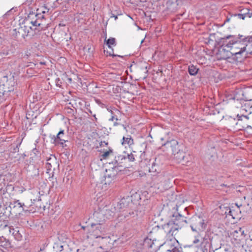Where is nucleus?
<instances>
[{"label": "nucleus", "instance_id": "nucleus-1", "mask_svg": "<svg viewBox=\"0 0 252 252\" xmlns=\"http://www.w3.org/2000/svg\"><path fill=\"white\" fill-rule=\"evenodd\" d=\"M232 35H228L222 38L220 43L221 45L219 49V52L221 54L223 52L226 51V58H230L232 55L241 54L246 51L247 44L246 41L238 39L235 40Z\"/></svg>", "mask_w": 252, "mask_h": 252}, {"label": "nucleus", "instance_id": "nucleus-2", "mask_svg": "<svg viewBox=\"0 0 252 252\" xmlns=\"http://www.w3.org/2000/svg\"><path fill=\"white\" fill-rule=\"evenodd\" d=\"M162 145L165 146L167 148L170 147L171 149L172 154L175 156L177 155V158L179 159H184L185 153L182 150V148L183 147L182 144H179V142L177 140L172 139L169 141H167Z\"/></svg>", "mask_w": 252, "mask_h": 252}, {"label": "nucleus", "instance_id": "nucleus-3", "mask_svg": "<svg viewBox=\"0 0 252 252\" xmlns=\"http://www.w3.org/2000/svg\"><path fill=\"white\" fill-rule=\"evenodd\" d=\"M206 225L202 217L195 215L190 219V227L193 231L197 232L203 231Z\"/></svg>", "mask_w": 252, "mask_h": 252}, {"label": "nucleus", "instance_id": "nucleus-4", "mask_svg": "<svg viewBox=\"0 0 252 252\" xmlns=\"http://www.w3.org/2000/svg\"><path fill=\"white\" fill-rule=\"evenodd\" d=\"M90 236L92 238H107L104 237L105 231L102 225L100 223H92L89 228Z\"/></svg>", "mask_w": 252, "mask_h": 252}, {"label": "nucleus", "instance_id": "nucleus-5", "mask_svg": "<svg viewBox=\"0 0 252 252\" xmlns=\"http://www.w3.org/2000/svg\"><path fill=\"white\" fill-rule=\"evenodd\" d=\"M126 162V157L122 155H119L115 157L114 159L111 162L110 164H112L114 165V167H112L113 170L114 172L115 171V173H114L112 177L114 178L116 174L118 172V168L123 167L124 165L123 163ZM119 171H121V169H119Z\"/></svg>", "mask_w": 252, "mask_h": 252}, {"label": "nucleus", "instance_id": "nucleus-6", "mask_svg": "<svg viewBox=\"0 0 252 252\" xmlns=\"http://www.w3.org/2000/svg\"><path fill=\"white\" fill-rule=\"evenodd\" d=\"M0 84L5 87H8L9 89V93H14L16 86V82L13 76L8 78L7 76H3L0 80Z\"/></svg>", "mask_w": 252, "mask_h": 252}, {"label": "nucleus", "instance_id": "nucleus-7", "mask_svg": "<svg viewBox=\"0 0 252 252\" xmlns=\"http://www.w3.org/2000/svg\"><path fill=\"white\" fill-rule=\"evenodd\" d=\"M68 137L64 133V130H61L56 136H53L52 139L53 140V143L56 145H61L63 147L66 145L64 143L68 141Z\"/></svg>", "mask_w": 252, "mask_h": 252}, {"label": "nucleus", "instance_id": "nucleus-8", "mask_svg": "<svg viewBox=\"0 0 252 252\" xmlns=\"http://www.w3.org/2000/svg\"><path fill=\"white\" fill-rule=\"evenodd\" d=\"M180 229L179 226L171 220L163 226L165 232L172 236L176 235Z\"/></svg>", "mask_w": 252, "mask_h": 252}, {"label": "nucleus", "instance_id": "nucleus-9", "mask_svg": "<svg viewBox=\"0 0 252 252\" xmlns=\"http://www.w3.org/2000/svg\"><path fill=\"white\" fill-rule=\"evenodd\" d=\"M17 30V32H16L17 29H14V31L16 32V35L17 36L18 34L19 36H21L23 38H25L32 31V28L29 25H24L21 26Z\"/></svg>", "mask_w": 252, "mask_h": 252}, {"label": "nucleus", "instance_id": "nucleus-10", "mask_svg": "<svg viewBox=\"0 0 252 252\" xmlns=\"http://www.w3.org/2000/svg\"><path fill=\"white\" fill-rule=\"evenodd\" d=\"M9 89L8 87H5L0 84V103L4 102L10 97L13 95L14 93H9Z\"/></svg>", "mask_w": 252, "mask_h": 252}, {"label": "nucleus", "instance_id": "nucleus-11", "mask_svg": "<svg viewBox=\"0 0 252 252\" xmlns=\"http://www.w3.org/2000/svg\"><path fill=\"white\" fill-rule=\"evenodd\" d=\"M143 245L149 249L150 252H158L159 246L155 244L154 241L151 239L146 238L144 240Z\"/></svg>", "mask_w": 252, "mask_h": 252}, {"label": "nucleus", "instance_id": "nucleus-12", "mask_svg": "<svg viewBox=\"0 0 252 252\" xmlns=\"http://www.w3.org/2000/svg\"><path fill=\"white\" fill-rule=\"evenodd\" d=\"M172 217L173 219L171 220L177 224L180 228H181L185 224L187 223L185 218L178 213H177L176 214H173Z\"/></svg>", "mask_w": 252, "mask_h": 252}, {"label": "nucleus", "instance_id": "nucleus-13", "mask_svg": "<svg viewBox=\"0 0 252 252\" xmlns=\"http://www.w3.org/2000/svg\"><path fill=\"white\" fill-rule=\"evenodd\" d=\"M244 234V230L241 228H239L238 229L234 230L232 235L233 239L235 241L236 244H239L241 240L243 239Z\"/></svg>", "mask_w": 252, "mask_h": 252}, {"label": "nucleus", "instance_id": "nucleus-14", "mask_svg": "<svg viewBox=\"0 0 252 252\" xmlns=\"http://www.w3.org/2000/svg\"><path fill=\"white\" fill-rule=\"evenodd\" d=\"M120 212L119 217H124L125 219H128L129 217H134L136 215L133 211L127 208L123 209L122 211H120Z\"/></svg>", "mask_w": 252, "mask_h": 252}, {"label": "nucleus", "instance_id": "nucleus-15", "mask_svg": "<svg viewBox=\"0 0 252 252\" xmlns=\"http://www.w3.org/2000/svg\"><path fill=\"white\" fill-rule=\"evenodd\" d=\"M9 233H11L12 235L15 237V239L18 241L21 240L22 237V235L19 233V230L18 227L15 228L8 226Z\"/></svg>", "mask_w": 252, "mask_h": 252}, {"label": "nucleus", "instance_id": "nucleus-16", "mask_svg": "<svg viewBox=\"0 0 252 252\" xmlns=\"http://www.w3.org/2000/svg\"><path fill=\"white\" fill-rule=\"evenodd\" d=\"M238 208L239 206L237 205ZM239 212L240 213V211H239V208H238L237 211H235L233 209H229L228 212H226L227 217H231L233 219H238L240 218V214Z\"/></svg>", "mask_w": 252, "mask_h": 252}, {"label": "nucleus", "instance_id": "nucleus-17", "mask_svg": "<svg viewBox=\"0 0 252 252\" xmlns=\"http://www.w3.org/2000/svg\"><path fill=\"white\" fill-rule=\"evenodd\" d=\"M107 110L111 114V117L109 119L110 121H114V120L117 121L119 120L118 115L120 114V111L119 110L115 108H112L111 109H107Z\"/></svg>", "mask_w": 252, "mask_h": 252}, {"label": "nucleus", "instance_id": "nucleus-18", "mask_svg": "<svg viewBox=\"0 0 252 252\" xmlns=\"http://www.w3.org/2000/svg\"><path fill=\"white\" fill-rule=\"evenodd\" d=\"M241 117H240L238 119H236L230 117L226 121L227 126L229 127V128H235V126L238 124V121L241 120L240 119Z\"/></svg>", "mask_w": 252, "mask_h": 252}, {"label": "nucleus", "instance_id": "nucleus-19", "mask_svg": "<svg viewBox=\"0 0 252 252\" xmlns=\"http://www.w3.org/2000/svg\"><path fill=\"white\" fill-rule=\"evenodd\" d=\"M167 8L168 10L171 12H174L176 10L177 3L174 2L173 0H167L166 2Z\"/></svg>", "mask_w": 252, "mask_h": 252}, {"label": "nucleus", "instance_id": "nucleus-20", "mask_svg": "<svg viewBox=\"0 0 252 252\" xmlns=\"http://www.w3.org/2000/svg\"><path fill=\"white\" fill-rule=\"evenodd\" d=\"M0 246L4 248L11 247L10 241L3 236L0 237Z\"/></svg>", "mask_w": 252, "mask_h": 252}, {"label": "nucleus", "instance_id": "nucleus-21", "mask_svg": "<svg viewBox=\"0 0 252 252\" xmlns=\"http://www.w3.org/2000/svg\"><path fill=\"white\" fill-rule=\"evenodd\" d=\"M134 144L133 139L130 135H128L126 137L123 136L122 145L127 144L129 146L132 145Z\"/></svg>", "mask_w": 252, "mask_h": 252}, {"label": "nucleus", "instance_id": "nucleus-22", "mask_svg": "<svg viewBox=\"0 0 252 252\" xmlns=\"http://www.w3.org/2000/svg\"><path fill=\"white\" fill-rule=\"evenodd\" d=\"M199 70L198 68L194 65H190L188 66V72L190 75L195 76Z\"/></svg>", "mask_w": 252, "mask_h": 252}, {"label": "nucleus", "instance_id": "nucleus-23", "mask_svg": "<svg viewBox=\"0 0 252 252\" xmlns=\"http://www.w3.org/2000/svg\"><path fill=\"white\" fill-rule=\"evenodd\" d=\"M36 17V19L35 21H32L31 22V23L33 26H40L42 24L39 22L40 18H44V16L40 14H36L35 15Z\"/></svg>", "mask_w": 252, "mask_h": 252}, {"label": "nucleus", "instance_id": "nucleus-24", "mask_svg": "<svg viewBox=\"0 0 252 252\" xmlns=\"http://www.w3.org/2000/svg\"><path fill=\"white\" fill-rule=\"evenodd\" d=\"M176 240H174L173 242L171 241L169 242L165 243L164 245V247L167 248V249L169 250V252H172L174 251L175 249L174 248H176V246H175Z\"/></svg>", "mask_w": 252, "mask_h": 252}, {"label": "nucleus", "instance_id": "nucleus-25", "mask_svg": "<svg viewBox=\"0 0 252 252\" xmlns=\"http://www.w3.org/2000/svg\"><path fill=\"white\" fill-rule=\"evenodd\" d=\"M123 154V156L126 157V161L127 160L128 161L132 162L135 160V156L133 153H131L128 154L126 152H124Z\"/></svg>", "mask_w": 252, "mask_h": 252}, {"label": "nucleus", "instance_id": "nucleus-26", "mask_svg": "<svg viewBox=\"0 0 252 252\" xmlns=\"http://www.w3.org/2000/svg\"><path fill=\"white\" fill-rule=\"evenodd\" d=\"M105 42H106V45L109 48H111V45H116V39L114 37H110L107 40H106V39L105 38Z\"/></svg>", "mask_w": 252, "mask_h": 252}, {"label": "nucleus", "instance_id": "nucleus-27", "mask_svg": "<svg viewBox=\"0 0 252 252\" xmlns=\"http://www.w3.org/2000/svg\"><path fill=\"white\" fill-rule=\"evenodd\" d=\"M10 205L11 206L13 205V208L18 206L19 208H22L23 211H25L24 209V206H25L24 203L20 202L18 200L14 201L13 203H11Z\"/></svg>", "mask_w": 252, "mask_h": 252}, {"label": "nucleus", "instance_id": "nucleus-28", "mask_svg": "<svg viewBox=\"0 0 252 252\" xmlns=\"http://www.w3.org/2000/svg\"><path fill=\"white\" fill-rule=\"evenodd\" d=\"M22 143V141H19L16 146L13 145L12 147L11 148V152L15 153H18L19 152V147L20 146Z\"/></svg>", "mask_w": 252, "mask_h": 252}, {"label": "nucleus", "instance_id": "nucleus-29", "mask_svg": "<svg viewBox=\"0 0 252 252\" xmlns=\"http://www.w3.org/2000/svg\"><path fill=\"white\" fill-rule=\"evenodd\" d=\"M234 16H237L238 18L244 20L246 17H248V12H242L238 14H235Z\"/></svg>", "mask_w": 252, "mask_h": 252}, {"label": "nucleus", "instance_id": "nucleus-30", "mask_svg": "<svg viewBox=\"0 0 252 252\" xmlns=\"http://www.w3.org/2000/svg\"><path fill=\"white\" fill-rule=\"evenodd\" d=\"M113 153V150L111 149H109L108 151L104 152L101 155V157L103 159L107 158Z\"/></svg>", "mask_w": 252, "mask_h": 252}, {"label": "nucleus", "instance_id": "nucleus-31", "mask_svg": "<svg viewBox=\"0 0 252 252\" xmlns=\"http://www.w3.org/2000/svg\"><path fill=\"white\" fill-rule=\"evenodd\" d=\"M246 51L250 54L252 55V44H247Z\"/></svg>", "mask_w": 252, "mask_h": 252}, {"label": "nucleus", "instance_id": "nucleus-32", "mask_svg": "<svg viewBox=\"0 0 252 252\" xmlns=\"http://www.w3.org/2000/svg\"><path fill=\"white\" fill-rule=\"evenodd\" d=\"M243 40L246 41L247 44H252V36H248Z\"/></svg>", "mask_w": 252, "mask_h": 252}, {"label": "nucleus", "instance_id": "nucleus-33", "mask_svg": "<svg viewBox=\"0 0 252 252\" xmlns=\"http://www.w3.org/2000/svg\"><path fill=\"white\" fill-rule=\"evenodd\" d=\"M52 164L50 162H47L46 164V168L47 169V173H49V172L51 170V168H52Z\"/></svg>", "mask_w": 252, "mask_h": 252}, {"label": "nucleus", "instance_id": "nucleus-34", "mask_svg": "<svg viewBox=\"0 0 252 252\" xmlns=\"http://www.w3.org/2000/svg\"><path fill=\"white\" fill-rule=\"evenodd\" d=\"M157 167V166H156V164L154 162H153L152 163L151 168L150 169V170L153 172H157L158 170Z\"/></svg>", "mask_w": 252, "mask_h": 252}, {"label": "nucleus", "instance_id": "nucleus-35", "mask_svg": "<svg viewBox=\"0 0 252 252\" xmlns=\"http://www.w3.org/2000/svg\"><path fill=\"white\" fill-rule=\"evenodd\" d=\"M244 102H245V105H248L250 107H252V100L244 101Z\"/></svg>", "mask_w": 252, "mask_h": 252}, {"label": "nucleus", "instance_id": "nucleus-36", "mask_svg": "<svg viewBox=\"0 0 252 252\" xmlns=\"http://www.w3.org/2000/svg\"><path fill=\"white\" fill-rule=\"evenodd\" d=\"M145 156H146L145 152H143L141 154L140 156V158L141 159V160H140L141 162H142L143 161V160H146Z\"/></svg>", "mask_w": 252, "mask_h": 252}, {"label": "nucleus", "instance_id": "nucleus-37", "mask_svg": "<svg viewBox=\"0 0 252 252\" xmlns=\"http://www.w3.org/2000/svg\"><path fill=\"white\" fill-rule=\"evenodd\" d=\"M174 249H175V250L172 252H183L181 247H176V248H174Z\"/></svg>", "mask_w": 252, "mask_h": 252}, {"label": "nucleus", "instance_id": "nucleus-38", "mask_svg": "<svg viewBox=\"0 0 252 252\" xmlns=\"http://www.w3.org/2000/svg\"><path fill=\"white\" fill-rule=\"evenodd\" d=\"M245 11H247L248 12V17L251 18L252 17V11L251 12L249 9H244Z\"/></svg>", "mask_w": 252, "mask_h": 252}, {"label": "nucleus", "instance_id": "nucleus-39", "mask_svg": "<svg viewBox=\"0 0 252 252\" xmlns=\"http://www.w3.org/2000/svg\"><path fill=\"white\" fill-rule=\"evenodd\" d=\"M124 207V205L123 203H120L117 204V208L119 209H123Z\"/></svg>", "mask_w": 252, "mask_h": 252}, {"label": "nucleus", "instance_id": "nucleus-40", "mask_svg": "<svg viewBox=\"0 0 252 252\" xmlns=\"http://www.w3.org/2000/svg\"><path fill=\"white\" fill-rule=\"evenodd\" d=\"M108 145V143L105 141H101L99 143V145L100 147H104L105 146H107Z\"/></svg>", "mask_w": 252, "mask_h": 252}, {"label": "nucleus", "instance_id": "nucleus-41", "mask_svg": "<svg viewBox=\"0 0 252 252\" xmlns=\"http://www.w3.org/2000/svg\"><path fill=\"white\" fill-rule=\"evenodd\" d=\"M109 55L110 56H113V57H116L117 56V55H115L114 54V51L113 49H112V51L111 52H109Z\"/></svg>", "mask_w": 252, "mask_h": 252}, {"label": "nucleus", "instance_id": "nucleus-42", "mask_svg": "<svg viewBox=\"0 0 252 252\" xmlns=\"http://www.w3.org/2000/svg\"><path fill=\"white\" fill-rule=\"evenodd\" d=\"M199 239L197 238H195V240L193 241V243L194 244H197L199 242Z\"/></svg>", "mask_w": 252, "mask_h": 252}, {"label": "nucleus", "instance_id": "nucleus-43", "mask_svg": "<svg viewBox=\"0 0 252 252\" xmlns=\"http://www.w3.org/2000/svg\"><path fill=\"white\" fill-rule=\"evenodd\" d=\"M233 99L234 100H239V98H238L237 97V95H235L233 97ZM240 100H243V99H240Z\"/></svg>", "mask_w": 252, "mask_h": 252}, {"label": "nucleus", "instance_id": "nucleus-44", "mask_svg": "<svg viewBox=\"0 0 252 252\" xmlns=\"http://www.w3.org/2000/svg\"><path fill=\"white\" fill-rule=\"evenodd\" d=\"M163 179H164V178H163V177H160V178H159V180H160V181H161V185H162V183H161V182L163 180Z\"/></svg>", "mask_w": 252, "mask_h": 252}, {"label": "nucleus", "instance_id": "nucleus-45", "mask_svg": "<svg viewBox=\"0 0 252 252\" xmlns=\"http://www.w3.org/2000/svg\"><path fill=\"white\" fill-rule=\"evenodd\" d=\"M246 9V8H243V9H241V10H240L241 12V13H242V12H247V11H245V10H244V9Z\"/></svg>", "mask_w": 252, "mask_h": 252}, {"label": "nucleus", "instance_id": "nucleus-46", "mask_svg": "<svg viewBox=\"0 0 252 252\" xmlns=\"http://www.w3.org/2000/svg\"><path fill=\"white\" fill-rule=\"evenodd\" d=\"M114 17L115 18V19L116 20L118 18L117 16H115L114 14H112V16H111V17Z\"/></svg>", "mask_w": 252, "mask_h": 252}, {"label": "nucleus", "instance_id": "nucleus-47", "mask_svg": "<svg viewBox=\"0 0 252 252\" xmlns=\"http://www.w3.org/2000/svg\"><path fill=\"white\" fill-rule=\"evenodd\" d=\"M114 125L115 126H116L119 125V124L116 121V122H114Z\"/></svg>", "mask_w": 252, "mask_h": 252}, {"label": "nucleus", "instance_id": "nucleus-48", "mask_svg": "<svg viewBox=\"0 0 252 252\" xmlns=\"http://www.w3.org/2000/svg\"><path fill=\"white\" fill-rule=\"evenodd\" d=\"M93 116L94 117V120L96 121L97 120V118L96 117V115L95 114H94V115H93Z\"/></svg>", "mask_w": 252, "mask_h": 252}, {"label": "nucleus", "instance_id": "nucleus-49", "mask_svg": "<svg viewBox=\"0 0 252 252\" xmlns=\"http://www.w3.org/2000/svg\"><path fill=\"white\" fill-rule=\"evenodd\" d=\"M88 111H89V112L90 113V114L91 115H93V112H92V111L90 109H89V110H88Z\"/></svg>", "mask_w": 252, "mask_h": 252}, {"label": "nucleus", "instance_id": "nucleus-50", "mask_svg": "<svg viewBox=\"0 0 252 252\" xmlns=\"http://www.w3.org/2000/svg\"><path fill=\"white\" fill-rule=\"evenodd\" d=\"M221 187H227V185L224 184H222L220 185Z\"/></svg>", "mask_w": 252, "mask_h": 252}, {"label": "nucleus", "instance_id": "nucleus-51", "mask_svg": "<svg viewBox=\"0 0 252 252\" xmlns=\"http://www.w3.org/2000/svg\"><path fill=\"white\" fill-rule=\"evenodd\" d=\"M169 187V185H168L167 187H166L165 188H164V189H167V188H168Z\"/></svg>", "mask_w": 252, "mask_h": 252}, {"label": "nucleus", "instance_id": "nucleus-52", "mask_svg": "<svg viewBox=\"0 0 252 252\" xmlns=\"http://www.w3.org/2000/svg\"><path fill=\"white\" fill-rule=\"evenodd\" d=\"M96 102L97 103H99L100 102V100H98V99H96L95 100Z\"/></svg>", "mask_w": 252, "mask_h": 252}, {"label": "nucleus", "instance_id": "nucleus-53", "mask_svg": "<svg viewBox=\"0 0 252 252\" xmlns=\"http://www.w3.org/2000/svg\"><path fill=\"white\" fill-rule=\"evenodd\" d=\"M40 63V64H45V63L41 62H40V63Z\"/></svg>", "mask_w": 252, "mask_h": 252}, {"label": "nucleus", "instance_id": "nucleus-54", "mask_svg": "<svg viewBox=\"0 0 252 252\" xmlns=\"http://www.w3.org/2000/svg\"><path fill=\"white\" fill-rule=\"evenodd\" d=\"M60 247L62 248V249L60 250V251H62L63 249V246L62 245L60 246Z\"/></svg>", "mask_w": 252, "mask_h": 252}, {"label": "nucleus", "instance_id": "nucleus-55", "mask_svg": "<svg viewBox=\"0 0 252 252\" xmlns=\"http://www.w3.org/2000/svg\"><path fill=\"white\" fill-rule=\"evenodd\" d=\"M82 228H83V229H85V226H82Z\"/></svg>", "mask_w": 252, "mask_h": 252}, {"label": "nucleus", "instance_id": "nucleus-56", "mask_svg": "<svg viewBox=\"0 0 252 252\" xmlns=\"http://www.w3.org/2000/svg\"><path fill=\"white\" fill-rule=\"evenodd\" d=\"M50 160H51V158H50V159H48V160H47V161H49Z\"/></svg>", "mask_w": 252, "mask_h": 252}, {"label": "nucleus", "instance_id": "nucleus-57", "mask_svg": "<svg viewBox=\"0 0 252 252\" xmlns=\"http://www.w3.org/2000/svg\"><path fill=\"white\" fill-rule=\"evenodd\" d=\"M229 20V19H227V21H228Z\"/></svg>", "mask_w": 252, "mask_h": 252}]
</instances>
